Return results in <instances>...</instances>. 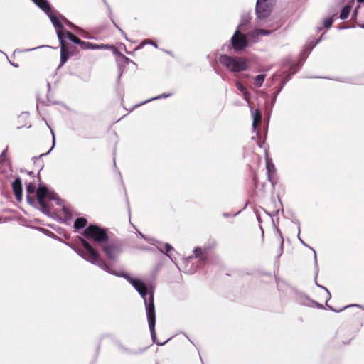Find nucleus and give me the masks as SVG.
<instances>
[{"mask_svg":"<svg viewBox=\"0 0 364 364\" xmlns=\"http://www.w3.org/2000/svg\"><path fill=\"white\" fill-rule=\"evenodd\" d=\"M32 1H33L34 0H32Z\"/></svg>","mask_w":364,"mask_h":364,"instance_id":"f704fd0d","label":"nucleus"},{"mask_svg":"<svg viewBox=\"0 0 364 364\" xmlns=\"http://www.w3.org/2000/svg\"><path fill=\"white\" fill-rule=\"evenodd\" d=\"M358 1L360 3H363V2H364V0H358Z\"/></svg>","mask_w":364,"mask_h":364,"instance_id":"7c9ffc66","label":"nucleus"},{"mask_svg":"<svg viewBox=\"0 0 364 364\" xmlns=\"http://www.w3.org/2000/svg\"><path fill=\"white\" fill-rule=\"evenodd\" d=\"M8 150L7 149H4L0 155V164H4L8 161L7 156Z\"/></svg>","mask_w":364,"mask_h":364,"instance_id":"b1692460","label":"nucleus"},{"mask_svg":"<svg viewBox=\"0 0 364 364\" xmlns=\"http://www.w3.org/2000/svg\"><path fill=\"white\" fill-rule=\"evenodd\" d=\"M100 247L106 257L110 260H115L122 252L121 242L116 240H109L107 239Z\"/></svg>","mask_w":364,"mask_h":364,"instance_id":"39448f33","label":"nucleus"},{"mask_svg":"<svg viewBox=\"0 0 364 364\" xmlns=\"http://www.w3.org/2000/svg\"><path fill=\"white\" fill-rule=\"evenodd\" d=\"M362 27L364 28V24L363 25V26H362Z\"/></svg>","mask_w":364,"mask_h":364,"instance_id":"72a5a7b5","label":"nucleus"},{"mask_svg":"<svg viewBox=\"0 0 364 364\" xmlns=\"http://www.w3.org/2000/svg\"><path fill=\"white\" fill-rule=\"evenodd\" d=\"M80 242L82 248L78 249L79 255L85 260L91 262L92 264L98 265L102 269L112 272L110 266L101 259V257L97 252L85 239L80 237Z\"/></svg>","mask_w":364,"mask_h":364,"instance_id":"f03ea898","label":"nucleus"},{"mask_svg":"<svg viewBox=\"0 0 364 364\" xmlns=\"http://www.w3.org/2000/svg\"><path fill=\"white\" fill-rule=\"evenodd\" d=\"M149 297L147 301L146 299L145 304H146V311H155V306L154 303V291H151L149 292Z\"/></svg>","mask_w":364,"mask_h":364,"instance_id":"dca6fc26","label":"nucleus"},{"mask_svg":"<svg viewBox=\"0 0 364 364\" xmlns=\"http://www.w3.org/2000/svg\"><path fill=\"white\" fill-rule=\"evenodd\" d=\"M131 283L143 297L144 301H146V297L148 294L147 286L141 280L138 279H132Z\"/></svg>","mask_w":364,"mask_h":364,"instance_id":"1a4fd4ad","label":"nucleus"},{"mask_svg":"<svg viewBox=\"0 0 364 364\" xmlns=\"http://www.w3.org/2000/svg\"><path fill=\"white\" fill-rule=\"evenodd\" d=\"M265 77L266 75L264 74L258 75L257 76H256L254 82L255 86L257 87H260L262 85Z\"/></svg>","mask_w":364,"mask_h":364,"instance_id":"4be33fe9","label":"nucleus"},{"mask_svg":"<svg viewBox=\"0 0 364 364\" xmlns=\"http://www.w3.org/2000/svg\"><path fill=\"white\" fill-rule=\"evenodd\" d=\"M270 33V31L265 29H256L250 32L247 35L252 38H258L259 36H266Z\"/></svg>","mask_w":364,"mask_h":364,"instance_id":"f3484780","label":"nucleus"},{"mask_svg":"<svg viewBox=\"0 0 364 364\" xmlns=\"http://www.w3.org/2000/svg\"><path fill=\"white\" fill-rule=\"evenodd\" d=\"M33 2L46 14L51 11V7L47 0H34Z\"/></svg>","mask_w":364,"mask_h":364,"instance_id":"2eb2a0df","label":"nucleus"},{"mask_svg":"<svg viewBox=\"0 0 364 364\" xmlns=\"http://www.w3.org/2000/svg\"><path fill=\"white\" fill-rule=\"evenodd\" d=\"M12 189L18 201L22 200V183L20 178H17L12 183Z\"/></svg>","mask_w":364,"mask_h":364,"instance_id":"9d476101","label":"nucleus"},{"mask_svg":"<svg viewBox=\"0 0 364 364\" xmlns=\"http://www.w3.org/2000/svg\"><path fill=\"white\" fill-rule=\"evenodd\" d=\"M321 294L323 295V296L324 298L325 304L327 305V302L331 298V294H330L329 291L326 289H323L321 291Z\"/></svg>","mask_w":364,"mask_h":364,"instance_id":"393cba45","label":"nucleus"},{"mask_svg":"<svg viewBox=\"0 0 364 364\" xmlns=\"http://www.w3.org/2000/svg\"><path fill=\"white\" fill-rule=\"evenodd\" d=\"M147 319L149 323V326L150 328L151 333L153 337L155 336V323H156V314L155 311H146Z\"/></svg>","mask_w":364,"mask_h":364,"instance_id":"f8f14e48","label":"nucleus"},{"mask_svg":"<svg viewBox=\"0 0 364 364\" xmlns=\"http://www.w3.org/2000/svg\"><path fill=\"white\" fill-rule=\"evenodd\" d=\"M58 37L60 43V65H64L70 56L77 55L80 51L79 49L75 46L71 44V43L78 45L81 50L116 49L112 45H98L83 41L69 31H58Z\"/></svg>","mask_w":364,"mask_h":364,"instance_id":"f257e3e1","label":"nucleus"},{"mask_svg":"<svg viewBox=\"0 0 364 364\" xmlns=\"http://www.w3.org/2000/svg\"><path fill=\"white\" fill-rule=\"evenodd\" d=\"M333 23V17L327 18L323 21V26L326 28H328L332 26Z\"/></svg>","mask_w":364,"mask_h":364,"instance_id":"a878e982","label":"nucleus"},{"mask_svg":"<svg viewBox=\"0 0 364 364\" xmlns=\"http://www.w3.org/2000/svg\"><path fill=\"white\" fill-rule=\"evenodd\" d=\"M87 223V220L85 218H77L74 223V228L75 229H81L85 228Z\"/></svg>","mask_w":364,"mask_h":364,"instance_id":"aec40b11","label":"nucleus"},{"mask_svg":"<svg viewBox=\"0 0 364 364\" xmlns=\"http://www.w3.org/2000/svg\"><path fill=\"white\" fill-rule=\"evenodd\" d=\"M196 257L199 258L201 261L207 259V255L200 247H196L193 250Z\"/></svg>","mask_w":364,"mask_h":364,"instance_id":"6ab92c4d","label":"nucleus"},{"mask_svg":"<svg viewBox=\"0 0 364 364\" xmlns=\"http://www.w3.org/2000/svg\"><path fill=\"white\" fill-rule=\"evenodd\" d=\"M47 14L48 15L53 26L55 27V28H57V33L60 31H64L63 25L62 24L59 18L53 14V11L52 10Z\"/></svg>","mask_w":364,"mask_h":364,"instance_id":"ddd939ff","label":"nucleus"},{"mask_svg":"<svg viewBox=\"0 0 364 364\" xmlns=\"http://www.w3.org/2000/svg\"><path fill=\"white\" fill-rule=\"evenodd\" d=\"M83 235L87 239L93 240L100 245L108 239L106 230L96 225H89L84 230Z\"/></svg>","mask_w":364,"mask_h":364,"instance_id":"20e7f679","label":"nucleus"},{"mask_svg":"<svg viewBox=\"0 0 364 364\" xmlns=\"http://www.w3.org/2000/svg\"><path fill=\"white\" fill-rule=\"evenodd\" d=\"M262 112L259 109H255L253 112V122L252 126L256 129L261 123Z\"/></svg>","mask_w":364,"mask_h":364,"instance_id":"a211bd4d","label":"nucleus"},{"mask_svg":"<svg viewBox=\"0 0 364 364\" xmlns=\"http://www.w3.org/2000/svg\"><path fill=\"white\" fill-rule=\"evenodd\" d=\"M165 249H166V252H169L173 249V247L169 244H166L165 245Z\"/></svg>","mask_w":364,"mask_h":364,"instance_id":"c85d7f7f","label":"nucleus"},{"mask_svg":"<svg viewBox=\"0 0 364 364\" xmlns=\"http://www.w3.org/2000/svg\"><path fill=\"white\" fill-rule=\"evenodd\" d=\"M26 192H27V196H26L27 201L30 204H33V203L34 202V199L30 195L33 194L35 192L36 193L35 184L32 183H28L26 186Z\"/></svg>","mask_w":364,"mask_h":364,"instance_id":"4468645a","label":"nucleus"},{"mask_svg":"<svg viewBox=\"0 0 364 364\" xmlns=\"http://www.w3.org/2000/svg\"><path fill=\"white\" fill-rule=\"evenodd\" d=\"M113 21V23H114V25L116 26V28H118V29H119L121 31H122V30L118 27V26L114 23V21Z\"/></svg>","mask_w":364,"mask_h":364,"instance_id":"c756f323","label":"nucleus"},{"mask_svg":"<svg viewBox=\"0 0 364 364\" xmlns=\"http://www.w3.org/2000/svg\"><path fill=\"white\" fill-rule=\"evenodd\" d=\"M283 243H284V241H283V239H282L281 245H283Z\"/></svg>","mask_w":364,"mask_h":364,"instance_id":"473e14b6","label":"nucleus"},{"mask_svg":"<svg viewBox=\"0 0 364 364\" xmlns=\"http://www.w3.org/2000/svg\"><path fill=\"white\" fill-rule=\"evenodd\" d=\"M253 181H254L255 186H257L258 181H257V175L255 173H254V175H253Z\"/></svg>","mask_w":364,"mask_h":364,"instance_id":"cd10ccee","label":"nucleus"},{"mask_svg":"<svg viewBox=\"0 0 364 364\" xmlns=\"http://www.w3.org/2000/svg\"><path fill=\"white\" fill-rule=\"evenodd\" d=\"M219 61L232 72L244 71L247 69V60L241 57L223 55L220 57Z\"/></svg>","mask_w":364,"mask_h":364,"instance_id":"7ed1b4c3","label":"nucleus"},{"mask_svg":"<svg viewBox=\"0 0 364 364\" xmlns=\"http://www.w3.org/2000/svg\"><path fill=\"white\" fill-rule=\"evenodd\" d=\"M266 168L267 170L268 179L272 184H274L273 176L276 172V168L270 159H266Z\"/></svg>","mask_w":364,"mask_h":364,"instance_id":"9b49d317","label":"nucleus"},{"mask_svg":"<svg viewBox=\"0 0 364 364\" xmlns=\"http://www.w3.org/2000/svg\"><path fill=\"white\" fill-rule=\"evenodd\" d=\"M231 43L235 51L242 50L248 46V39L245 34L237 29L231 38Z\"/></svg>","mask_w":364,"mask_h":364,"instance_id":"0eeeda50","label":"nucleus"},{"mask_svg":"<svg viewBox=\"0 0 364 364\" xmlns=\"http://www.w3.org/2000/svg\"><path fill=\"white\" fill-rule=\"evenodd\" d=\"M147 43H151V44L154 45L155 47H157V45L154 42L149 41V40H146V41H144L141 43V45L139 46V48L144 46L145 44H147Z\"/></svg>","mask_w":364,"mask_h":364,"instance_id":"bb28decb","label":"nucleus"},{"mask_svg":"<svg viewBox=\"0 0 364 364\" xmlns=\"http://www.w3.org/2000/svg\"><path fill=\"white\" fill-rule=\"evenodd\" d=\"M271 13V4L268 0H257L256 14L259 18H267Z\"/></svg>","mask_w":364,"mask_h":364,"instance_id":"6e6552de","label":"nucleus"},{"mask_svg":"<svg viewBox=\"0 0 364 364\" xmlns=\"http://www.w3.org/2000/svg\"><path fill=\"white\" fill-rule=\"evenodd\" d=\"M67 23H68V26H70L72 25L71 23H70L69 21H68Z\"/></svg>","mask_w":364,"mask_h":364,"instance_id":"2f4dec72","label":"nucleus"},{"mask_svg":"<svg viewBox=\"0 0 364 364\" xmlns=\"http://www.w3.org/2000/svg\"><path fill=\"white\" fill-rule=\"evenodd\" d=\"M236 87L241 92H242L243 95H244V97L246 100H248L249 98H250V93L247 91V89L245 88V87L241 84L240 82H237L236 83Z\"/></svg>","mask_w":364,"mask_h":364,"instance_id":"5701e85b","label":"nucleus"},{"mask_svg":"<svg viewBox=\"0 0 364 364\" xmlns=\"http://www.w3.org/2000/svg\"><path fill=\"white\" fill-rule=\"evenodd\" d=\"M46 198H48L50 200H53L54 199V194L50 193L46 186H41L38 188L36 190V198L44 213H47L50 210V208L46 202Z\"/></svg>","mask_w":364,"mask_h":364,"instance_id":"423d86ee","label":"nucleus"},{"mask_svg":"<svg viewBox=\"0 0 364 364\" xmlns=\"http://www.w3.org/2000/svg\"><path fill=\"white\" fill-rule=\"evenodd\" d=\"M351 9L352 7L350 5L345 6L341 12L340 18L342 20L346 19L349 16Z\"/></svg>","mask_w":364,"mask_h":364,"instance_id":"412c9836","label":"nucleus"}]
</instances>
